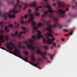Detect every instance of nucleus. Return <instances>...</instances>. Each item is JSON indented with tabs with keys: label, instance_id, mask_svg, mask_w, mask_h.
<instances>
[{
	"label": "nucleus",
	"instance_id": "obj_39",
	"mask_svg": "<svg viewBox=\"0 0 77 77\" xmlns=\"http://www.w3.org/2000/svg\"><path fill=\"white\" fill-rule=\"evenodd\" d=\"M65 27H68V25H66V26H65Z\"/></svg>",
	"mask_w": 77,
	"mask_h": 77
},
{
	"label": "nucleus",
	"instance_id": "obj_3",
	"mask_svg": "<svg viewBox=\"0 0 77 77\" xmlns=\"http://www.w3.org/2000/svg\"><path fill=\"white\" fill-rule=\"evenodd\" d=\"M6 45L7 48L10 50H12L13 48L14 49L13 53H14V54H18L20 58L23 59L25 62H27V60H28L27 57H25L23 58V56H20V53L19 50H18V49L17 48H16V46L13 44L12 42L11 41L8 43H6Z\"/></svg>",
	"mask_w": 77,
	"mask_h": 77
},
{
	"label": "nucleus",
	"instance_id": "obj_37",
	"mask_svg": "<svg viewBox=\"0 0 77 77\" xmlns=\"http://www.w3.org/2000/svg\"><path fill=\"white\" fill-rule=\"evenodd\" d=\"M65 36H69V35L66 34L65 35Z\"/></svg>",
	"mask_w": 77,
	"mask_h": 77
},
{
	"label": "nucleus",
	"instance_id": "obj_1",
	"mask_svg": "<svg viewBox=\"0 0 77 77\" xmlns=\"http://www.w3.org/2000/svg\"><path fill=\"white\" fill-rule=\"evenodd\" d=\"M47 16H42V20L43 21L45 24H47L48 26V27L46 29V30L48 32L46 34H45V36H46V38L48 39L47 40L46 38H44V36L41 35L42 32L38 31L37 32V35H33L32 36V40L29 39V40H27L24 42L25 44L26 45L27 48L30 49L32 51L33 53H35L36 51V47L32 45V44L34 42V41H37L38 39H39L40 38H42L43 42L44 44L47 43L48 44H51L53 43L52 41H54L55 40V39L54 37H53L51 39L48 38L49 36L50 37H53V35L52 34L53 33V31L52 30V27L53 26L51 24H50V23L51 22V21L50 20L48 22H47L45 20H44L43 18L44 17H46ZM49 17H53V20L54 21L55 24L53 25L54 27H58V18L54 17L53 16H48Z\"/></svg>",
	"mask_w": 77,
	"mask_h": 77
},
{
	"label": "nucleus",
	"instance_id": "obj_15",
	"mask_svg": "<svg viewBox=\"0 0 77 77\" xmlns=\"http://www.w3.org/2000/svg\"><path fill=\"white\" fill-rule=\"evenodd\" d=\"M57 45L56 43L54 42L52 43V46L51 47V49H53L54 47H56V45Z\"/></svg>",
	"mask_w": 77,
	"mask_h": 77
},
{
	"label": "nucleus",
	"instance_id": "obj_23",
	"mask_svg": "<svg viewBox=\"0 0 77 77\" xmlns=\"http://www.w3.org/2000/svg\"><path fill=\"white\" fill-rule=\"evenodd\" d=\"M5 30L7 32H9V30L8 29V27H7V26L5 27Z\"/></svg>",
	"mask_w": 77,
	"mask_h": 77
},
{
	"label": "nucleus",
	"instance_id": "obj_18",
	"mask_svg": "<svg viewBox=\"0 0 77 77\" xmlns=\"http://www.w3.org/2000/svg\"><path fill=\"white\" fill-rule=\"evenodd\" d=\"M48 56H49L50 59H53V56H54V54H49Z\"/></svg>",
	"mask_w": 77,
	"mask_h": 77
},
{
	"label": "nucleus",
	"instance_id": "obj_26",
	"mask_svg": "<svg viewBox=\"0 0 77 77\" xmlns=\"http://www.w3.org/2000/svg\"><path fill=\"white\" fill-rule=\"evenodd\" d=\"M63 31H64V32H68V30L66 29H63Z\"/></svg>",
	"mask_w": 77,
	"mask_h": 77
},
{
	"label": "nucleus",
	"instance_id": "obj_44",
	"mask_svg": "<svg viewBox=\"0 0 77 77\" xmlns=\"http://www.w3.org/2000/svg\"><path fill=\"white\" fill-rule=\"evenodd\" d=\"M74 0H73V2H74Z\"/></svg>",
	"mask_w": 77,
	"mask_h": 77
},
{
	"label": "nucleus",
	"instance_id": "obj_17",
	"mask_svg": "<svg viewBox=\"0 0 77 77\" xmlns=\"http://www.w3.org/2000/svg\"><path fill=\"white\" fill-rule=\"evenodd\" d=\"M45 56H46V55H44V57H45L46 58V59H45L44 58H43V56H42L43 57V60H44V59H45V60H46L47 61V63H51L50 61L47 60V57H45Z\"/></svg>",
	"mask_w": 77,
	"mask_h": 77
},
{
	"label": "nucleus",
	"instance_id": "obj_28",
	"mask_svg": "<svg viewBox=\"0 0 77 77\" xmlns=\"http://www.w3.org/2000/svg\"><path fill=\"white\" fill-rule=\"evenodd\" d=\"M28 17V15L26 14V15H25L24 16V17L26 19V18H27V17Z\"/></svg>",
	"mask_w": 77,
	"mask_h": 77
},
{
	"label": "nucleus",
	"instance_id": "obj_34",
	"mask_svg": "<svg viewBox=\"0 0 77 77\" xmlns=\"http://www.w3.org/2000/svg\"><path fill=\"white\" fill-rule=\"evenodd\" d=\"M53 5L54 6H56V3H54Z\"/></svg>",
	"mask_w": 77,
	"mask_h": 77
},
{
	"label": "nucleus",
	"instance_id": "obj_41",
	"mask_svg": "<svg viewBox=\"0 0 77 77\" xmlns=\"http://www.w3.org/2000/svg\"><path fill=\"white\" fill-rule=\"evenodd\" d=\"M23 47V49H25V47Z\"/></svg>",
	"mask_w": 77,
	"mask_h": 77
},
{
	"label": "nucleus",
	"instance_id": "obj_38",
	"mask_svg": "<svg viewBox=\"0 0 77 77\" xmlns=\"http://www.w3.org/2000/svg\"><path fill=\"white\" fill-rule=\"evenodd\" d=\"M61 40H62V41H64V39H63V38H62V39H61Z\"/></svg>",
	"mask_w": 77,
	"mask_h": 77
},
{
	"label": "nucleus",
	"instance_id": "obj_4",
	"mask_svg": "<svg viewBox=\"0 0 77 77\" xmlns=\"http://www.w3.org/2000/svg\"><path fill=\"white\" fill-rule=\"evenodd\" d=\"M58 5L59 7H60L61 9L58 10L57 11H55V13H57L58 15H59L61 18H65L66 17L65 13L66 12L64 11H62L63 8H66V5L64 4L63 1H58L57 2Z\"/></svg>",
	"mask_w": 77,
	"mask_h": 77
},
{
	"label": "nucleus",
	"instance_id": "obj_29",
	"mask_svg": "<svg viewBox=\"0 0 77 77\" xmlns=\"http://www.w3.org/2000/svg\"><path fill=\"white\" fill-rule=\"evenodd\" d=\"M72 17H77V15H72Z\"/></svg>",
	"mask_w": 77,
	"mask_h": 77
},
{
	"label": "nucleus",
	"instance_id": "obj_35",
	"mask_svg": "<svg viewBox=\"0 0 77 77\" xmlns=\"http://www.w3.org/2000/svg\"><path fill=\"white\" fill-rule=\"evenodd\" d=\"M38 8H40V9H42V6H39Z\"/></svg>",
	"mask_w": 77,
	"mask_h": 77
},
{
	"label": "nucleus",
	"instance_id": "obj_42",
	"mask_svg": "<svg viewBox=\"0 0 77 77\" xmlns=\"http://www.w3.org/2000/svg\"><path fill=\"white\" fill-rule=\"evenodd\" d=\"M17 22H15L14 24H16Z\"/></svg>",
	"mask_w": 77,
	"mask_h": 77
},
{
	"label": "nucleus",
	"instance_id": "obj_9",
	"mask_svg": "<svg viewBox=\"0 0 77 77\" xmlns=\"http://www.w3.org/2000/svg\"><path fill=\"white\" fill-rule=\"evenodd\" d=\"M31 24L32 25V27L33 29V31L32 33H34V32L37 31L38 29V27H37L36 22L35 21H32L31 22Z\"/></svg>",
	"mask_w": 77,
	"mask_h": 77
},
{
	"label": "nucleus",
	"instance_id": "obj_5",
	"mask_svg": "<svg viewBox=\"0 0 77 77\" xmlns=\"http://www.w3.org/2000/svg\"><path fill=\"white\" fill-rule=\"evenodd\" d=\"M24 5H25V7L23 8L24 11H25L27 7L32 6L33 8H36L34 12V14L36 15L37 16H39V13H38L39 8H38V7H36L37 6L36 5V1H34L32 2L30 4L24 3Z\"/></svg>",
	"mask_w": 77,
	"mask_h": 77
},
{
	"label": "nucleus",
	"instance_id": "obj_13",
	"mask_svg": "<svg viewBox=\"0 0 77 77\" xmlns=\"http://www.w3.org/2000/svg\"><path fill=\"white\" fill-rule=\"evenodd\" d=\"M43 58L42 57V58H39L38 59V61L36 63L37 65H39V61L40 62H42L43 61Z\"/></svg>",
	"mask_w": 77,
	"mask_h": 77
},
{
	"label": "nucleus",
	"instance_id": "obj_6",
	"mask_svg": "<svg viewBox=\"0 0 77 77\" xmlns=\"http://www.w3.org/2000/svg\"><path fill=\"white\" fill-rule=\"evenodd\" d=\"M21 28L23 31L20 32L19 34L18 33V32L16 31L14 34H12L11 36L12 37H17V38H21V34H25L26 32H27V29L24 26H21Z\"/></svg>",
	"mask_w": 77,
	"mask_h": 77
},
{
	"label": "nucleus",
	"instance_id": "obj_36",
	"mask_svg": "<svg viewBox=\"0 0 77 77\" xmlns=\"http://www.w3.org/2000/svg\"><path fill=\"white\" fill-rule=\"evenodd\" d=\"M66 11H69V9H68V8H67L66 9Z\"/></svg>",
	"mask_w": 77,
	"mask_h": 77
},
{
	"label": "nucleus",
	"instance_id": "obj_21",
	"mask_svg": "<svg viewBox=\"0 0 77 77\" xmlns=\"http://www.w3.org/2000/svg\"><path fill=\"white\" fill-rule=\"evenodd\" d=\"M18 48H22V46L21 45V42H19L18 43Z\"/></svg>",
	"mask_w": 77,
	"mask_h": 77
},
{
	"label": "nucleus",
	"instance_id": "obj_27",
	"mask_svg": "<svg viewBox=\"0 0 77 77\" xmlns=\"http://www.w3.org/2000/svg\"><path fill=\"white\" fill-rule=\"evenodd\" d=\"M72 33H73V31H72L70 32V33H69L68 34L69 35H72Z\"/></svg>",
	"mask_w": 77,
	"mask_h": 77
},
{
	"label": "nucleus",
	"instance_id": "obj_16",
	"mask_svg": "<svg viewBox=\"0 0 77 77\" xmlns=\"http://www.w3.org/2000/svg\"><path fill=\"white\" fill-rule=\"evenodd\" d=\"M30 63L32 65H33V66H35L36 67H38V65L35 63H33L32 62H30Z\"/></svg>",
	"mask_w": 77,
	"mask_h": 77
},
{
	"label": "nucleus",
	"instance_id": "obj_12",
	"mask_svg": "<svg viewBox=\"0 0 77 77\" xmlns=\"http://www.w3.org/2000/svg\"><path fill=\"white\" fill-rule=\"evenodd\" d=\"M31 61H32L33 63L36 61V59L35 58V56L34 55H32L31 57Z\"/></svg>",
	"mask_w": 77,
	"mask_h": 77
},
{
	"label": "nucleus",
	"instance_id": "obj_45",
	"mask_svg": "<svg viewBox=\"0 0 77 77\" xmlns=\"http://www.w3.org/2000/svg\"><path fill=\"white\" fill-rule=\"evenodd\" d=\"M58 8H59V7L57 8V9H58Z\"/></svg>",
	"mask_w": 77,
	"mask_h": 77
},
{
	"label": "nucleus",
	"instance_id": "obj_19",
	"mask_svg": "<svg viewBox=\"0 0 77 77\" xmlns=\"http://www.w3.org/2000/svg\"><path fill=\"white\" fill-rule=\"evenodd\" d=\"M6 24V22H3V21H1L0 23V26L1 27H3V25H2V24Z\"/></svg>",
	"mask_w": 77,
	"mask_h": 77
},
{
	"label": "nucleus",
	"instance_id": "obj_20",
	"mask_svg": "<svg viewBox=\"0 0 77 77\" xmlns=\"http://www.w3.org/2000/svg\"><path fill=\"white\" fill-rule=\"evenodd\" d=\"M44 24L41 22H40L38 24V26L39 27L41 26H44Z\"/></svg>",
	"mask_w": 77,
	"mask_h": 77
},
{
	"label": "nucleus",
	"instance_id": "obj_33",
	"mask_svg": "<svg viewBox=\"0 0 77 77\" xmlns=\"http://www.w3.org/2000/svg\"><path fill=\"white\" fill-rule=\"evenodd\" d=\"M72 8H73V9H75V7L74 5H72Z\"/></svg>",
	"mask_w": 77,
	"mask_h": 77
},
{
	"label": "nucleus",
	"instance_id": "obj_14",
	"mask_svg": "<svg viewBox=\"0 0 77 77\" xmlns=\"http://www.w3.org/2000/svg\"><path fill=\"white\" fill-rule=\"evenodd\" d=\"M24 53V54L26 56H28L29 55V52L27 51H23Z\"/></svg>",
	"mask_w": 77,
	"mask_h": 77
},
{
	"label": "nucleus",
	"instance_id": "obj_10",
	"mask_svg": "<svg viewBox=\"0 0 77 77\" xmlns=\"http://www.w3.org/2000/svg\"><path fill=\"white\" fill-rule=\"evenodd\" d=\"M29 15L31 17H29V19L28 20L27 23H30V22L32 21V20H34V17H33L34 15L30 13H29Z\"/></svg>",
	"mask_w": 77,
	"mask_h": 77
},
{
	"label": "nucleus",
	"instance_id": "obj_25",
	"mask_svg": "<svg viewBox=\"0 0 77 77\" xmlns=\"http://www.w3.org/2000/svg\"><path fill=\"white\" fill-rule=\"evenodd\" d=\"M19 26H20L19 23L17 24L15 26V27L16 28H17V29L19 28Z\"/></svg>",
	"mask_w": 77,
	"mask_h": 77
},
{
	"label": "nucleus",
	"instance_id": "obj_43",
	"mask_svg": "<svg viewBox=\"0 0 77 77\" xmlns=\"http://www.w3.org/2000/svg\"><path fill=\"white\" fill-rule=\"evenodd\" d=\"M69 21H69V20H68V22H69Z\"/></svg>",
	"mask_w": 77,
	"mask_h": 77
},
{
	"label": "nucleus",
	"instance_id": "obj_32",
	"mask_svg": "<svg viewBox=\"0 0 77 77\" xmlns=\"http://www.w3.org/2000/svg\"><path fill=\"white\" fill-rule=\"evenodd\" d=\"M28 11L29 12H32V10L30 9H29L28 10Z\"/></svg>",
	"mask_w": 77,
	"mask_h": 77
},
{
	"label": "nucleus",
	"instance_id": "obj_31",
	"mask_svg": "<svg viewBox=\"0 0 77 77\" xmlns=\"http://www.w3.org/2000/svg\"><path fill=\"white\" fill-rule=\"evenodd\" d=\"M1 49H2V50H5V48L2 47H1Z\"/></svg>",
	"mask_w": 77,
	"mask_h": 77
},
{
	"label": "nucleus",
	"instance_id": "obj_40",
	"mask_svg": "<svg viewBox=\"0 0 77 77\" xmlns=\"http://www.w3.org/2000/svg\"><path fill=\"white\" fill-rule=\"evenodd\" d=\"M57 47H60V45H58Z\"/></svg>",
	"mask_w": 77,
	"mask_h": 77
},
{
	"label": "nucleus",
	"instance_id": "obj_30",
	"mask_svg": "<svg viewBox=\"0 0 77 77\" xmlns=\"http://www.w3.org/2000/svg\"><path fill=\"white\" fill-rule=\"evenodd\" d=\"M13 26V25L12 24H10L9 26V27H12Z\"/></svg>",
	"mask_w": 77,
	"mask_h": 77
},
{
	"label": "nucleus",
	"instance_id": "obj_11",
	"mask_svg": "<svg viewBox=\"0 0 77 77\" xmlns=\"http://www.w3.org/2000/svg\"><path fill=\"white\" fill-rule=\"evenodd\" d=\"M21 18H22L21 19H20V22L22 24H28V23L27 22V21H25V22H24V20H23V17H21Z\"/></svg>",
	"mask_w": 77,
	"mask_h": 77
},
{
	"label": "nucleus",
	"instance_id": "obj_24",
	"mask_svg": "<svg viewBox=\"0 0 77 77\" xmlns=\"http://www.w3.org/2000/svg\"><path fill=\"white\" fill-rule=\"evenodd\" d=\"M9 37L8 36L6 37L5 38V39L6 41L7 42H8V41H9Z\"/></svg>",
	"mask_w": 77,
	"mask_h": 77
},
{
	"label": "nucleus",
	"instance_id": "obj_7",
	"mask_svg": "<svg viewBox=\"0 0 77 77\" xmlns=\"http://www.w3.org/2000/svg\"><path fill=\"white\" fill-rule=\"evenodd\" d=\"M5 32V31L2 30H0V42L3 43L5 42V40L4 39L5 35L2 34V33H4ZM1 46H2V43H0V47Z\"/></svg>",
	"mask_w": 77,
	"mask_h": 77
},
{
	"label": "nucleus",
	"instance_id": "obj_2",
	"mask_svg": "<svg viewBox=\"0 0 77 77\" xmlns=\"http://www.w3.org/2000/svg\"><path fill=\"white\" fill-rule=\"evenodd\" d=\"M7 1L8 5H13L14 8L12 10H11L8 12L4 13L2 14L1 11H0V17H2L3 18H5V20H6L8 19V16L7 15H8V17H9L10 18H15V14H13L12 15L10 14V13L12 12L14 14H17L18 12L20 11V9L17 10V8L18 7L20 9L22 7V5H19V3H20V0H16L17 2L16 3L14 4V1L15 0H11L10 1L9 0H6ZM2 5V3L1 2L0 0V6Z\"/></svg>",
	"mask_w": 77,
	"mask_h": 77
},
{
	"label": "nucleus",
	"instance_id": "obj_8",
	"mask_svg": "<svg viewBox=\"0 0 77 77\" xmlns=\"http://www.w3.org/2000/svg\"><path fill=\"white\" fill-rule=\"evenodd\" d=\"M37 47L38 48L37 49V50L36 51V53L38 54H40V55H41V56H43V58H45V59H46V58L44 57V56L47 55V52H42V51H40V50H41V48H39L38 46H37Z\"/></svg>",
	"mask_w": 77,
	"mask_h": 77
},
{
	"label": "nucleus",
	"instance_id": "obj_22",
	"mask_svg": "<svg viewBox=\"0 0 77 77\" xmlns=\"http://www.w3.org/2000/svg\"><path fill=\"white\" fill-rule=\"evenodd\" d=\"M45 50H48V47L46 45H45L44 47H43Z\"/></svg>",
	"mask_w": 77,
	"mask_h": 77
}]
</instances>
